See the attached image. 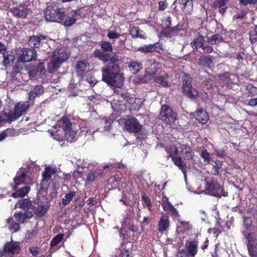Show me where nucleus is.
<instances>
[{
    "label": "nucleus",
    "mask_w": 257,
    "mask_h": 257,
    "mask_svg": "<svg viewBox=\"0 0 257 257\" xmlns=\"http://www.w3.org/2000/svg\"><path fill=\"white\" fill-rule=\"evenodd\" d=\"M50 134L54 139L58 141L66 140L72 142L77 132L72 129L69 119L63 117L61 120L57 121L56 125L53 126Z\"/></svg>",
    "instance_id": "obj_1"
},
{
    "label": "nucleus",
    "mask_w": 257,
    "mask_h": 257,
    "mask_svg": "<svg viewBox=\"0 0 257 257\" xmlns=\"http://www.w3.org/2000/svg\"><path fill=\"white\" fill-rule=\"evenodd\" d=\"M119 67L116 64L102 69V80L110 85L120 87L123 84V77L119 73Z\"/></svg>",
    "instance_id": "obj_2"
},
{
    "label": "nucleus",
    "mask_w": 257,
    "mask_h": 257,
    "mask_svg": "<svg viewBox=\"0 0 257 257\" xmlns=\"http://www.w3.org/2000/svg\"><path fill=\"white\" fill-rule=\"evenodd\" d=\"M68 58V54L63 47H58L53 52L48 64V71L50 73L56 71L60 65Z\"/></svg>",
    "instance_id": "obj_3"
},
{
    "label": "nucleus",
    "mask_w": 257,
    "mask_h": 257,
    "mask_svg": "<svg viewBox=\"0 0 257 257\" xmlns=\"http://www.w3.org/2000/svg\"><path fill=\"white\" fill-rule=\"evenodd\" d=\"M63 10L58 8L55 5L48 6L45 12V18L47 22H54L58 23L62 21L61 17L63 16Z\"/></svg>",
    "instance_id": "obj_4"
},
{
    "label": "nucleus",
    "mask_w": 257,
    "mask_h": 257,
    "mask_svg": "<svg viewBox=\"0 0 257 257\" xmlns=\"http://www.w3.org/2000/svg\"><path fill=\"white\" fill-rule=\"evenodd\" d=\"M202 192L205 194L210 195L217 197H221V196L226 197L228 194L225 192L222 187L217 183L207 182L205 186V189Z\"/></svg>",
    "instance_id": "obj_5"
},
{
    "label": "nucleus",
    "mask_w": 257,
    "mask_h": 257,
    "mask_svg": "<svg viewBox=\"0 0 257 257\" xmlns=\"http://www.w3.org/2000/svg\"><path fill=\"white\" fill-rule=\"evenodd\" d=\"M28 169H20L17 172L16 177L14 178V185L12 187L14 190L18 189V186L23 184H30L32 180L29 176Z\"/></svg>",
    "instance_id": "obj_6"
},
{
    "label": "nucleus",
    "mask_w": 257,
    "mask_h": 257,
    "mask_svg": "<svg viewBox=\"0 0 257 257\" xmlns=\"http://www.w3.org/2000/svg\"><path fill=\"white\" fill-rule=\"evenodd\" d=\"M182 89L183 92L191 98H196L198 94V92L192 87V78L189 76L184 74L182 78Z\"/></svg>",
    "instance_id": "obj_7"
},
{
    "label": "nucleus",
    "mask_w": 257,
    "mask_h": 257,
    "mask_svg": "<svg viewBox=\"0 0 257 257\" xmlns=\"http://www.w3.org/2000/svg\"><path fill=\"white\" fill-rule=\"evenodd\" d=\"M21 250L19 243L16 241L8 242L0 251V256L12 257L14 254L18 253Z\"/></svg>",
    "instance_id": "obj_8"
},
{
    "label": "nucleus",
    "mask_w": 257,
    "mask_h": 257,
    "mask_svg": "<svg viewBox=\"0 0 257 257\" xmlns=\"http://www.w3.org/2000/svg\"><path fill=\"white\" fill-rule=\"evenodd\" d=\"M160 115L162 119L169 124L173 123L176 119V114L166 105H162Z\"/></svg>",
    "instance_id": "obj_9"
},
{
    "label": "nucleus",
    "mask_w": 257,
    "mask_h": 257,
    "mask_svg": "<svg viewBox=\"0 0 257 257\" xmlns=\"http://www.w3.org/2000/svg\"><path fill=\"white\" fill-rule=\"evenodd\" d=\"M158 68V64L155 62H153L151 64V67L146 69V74L144 76V77L139 76L135 79L134 81L136 83H147L155 74Z\"/></svg>",
    "instance_id": "obj_10"
},
{
    "label": "nucleus",
    "mask_w": 257,
    "mask_h": 257,
    "mask_svg": "<svg viewBox=\"0 0 257 257\" xmlns=\"http://www.w3.org/2000/svg\"><path fill=\"white\" fill-rule=\"evenodd\" d=\"M248 252L251 257H257V235L251 232L247 236Z\"/></svg>",
    "instance_id": "obj_11"
},
{
    "label": "nucleus",
    "mask_w": 257,
    "mask_h": 257,
    "mask_svg": "<svg viewBox=\"0 0 257 257\" xmlns=\"http://www.w3.org/2000/svg\"><path fill=\"white\" fill-rule=\"evenodd\" d=\"M36 56V51L34 49H23L21 50L18 60L22 62H29L35 59Z\"/></svg>",
    "instance_id": "obj_12"
},
{
    "label": "nucleus",
    "mask_w": 257,
    "mask_h": 257,
    "mask_svg": "<svg viewBox=\"0 0 257 257\" xmlns=\"http://www.w3.org/2000/svg\"><path fill=\"white\" fill-rule=\"evenodd\" d=\"M135 213L133 209L129 210L128 212L123 218L121 223L123 228H128L130 230L135 232L137 231V227L133 224V219Z\"/></svg>",
    "instance_id": "obj_13"
},
{
    "label": "nucleus",
    "mask_w": 257,
    "mask_h": 257,
    "mask_svg": "<svg viewBox=\"0 0 257 257\" xmlns=\"http://www.w3.org/2000/svg\"><path fill=\"white\" fill-rule=\"evenodd\" d=\"M205 37L202 36H199L195 39L193 42H191V45L193 49H197L201 48L203 52L210 53L212 51L213 49L211 46L204 44L205 42Z\"/></svg>",
    "instance_id": "obj_14"
},
{
    "label": "nucleus",
    "mask_w": 257,
    "mask_h": 257,
    "mask_svg": "<svg viewBox=\"0 0 257 257\" xmlns=\"http://www.w3.org/2000/svg\"><path fill=\"white\" fill-rule=\"evenodd\" d=\"M143 100L140 98L131 97L127 98L125 102L126 107L131 110H138L143 104Z\"/></svg>",
    "instance_id": "obj_15"
},
{
    "label": "nucleus",
    "mask_w": 257,
    "mask_h": 257,
    "mask_svg": "<svg viewBox=\"0 0 257 257\" xmlns=\"http://www.w3.org/2000/svg\"><path fill=\"white\" fill-rule=\"evenodd\" d=\"M78 15H79V10L73 12L72 17L66 16L63 11V16L61 17L62 21L58 23L63 24L65 27H70L75 23L76 17Z\"/></svg>",
    "instance_id": "obj_16"
},
{
    "label": "nucleus",
    "mask_w": 257,
    "mask_h": 257,
    "mask_svg": "<svg viewBox=\"0 0 257 257\" xmlns=\"http://www.w3.org/2000/svg\"><path fill=\"white\" fill-rule=\"evenodd\" d=\"M125 128L130 132L137 133L141 130V126L135 118L128 119L125 123Z\"/></svg>",
    "instance_id": "obj_17"
},
{
    "label": "nucleus",
    "mask_w": 257,
    "mask_h": 257,
    "mask_svg": "<svg viewBox=\"0 0 257 257\" xmlns=\"http://www.w3.org/2000/svg\"><path fill=\"white\" fill-rule=\"evenodd\" d=\"M120 201L123 202V204L126 206L132 205L133 204L134 205L135 204L137 206H139V202L137 198H135L134 194L132 192H129L127 194H123L121 199L120 200Z\"/></svg>",
    "instance_id": "obj_18"
},
{
    "label": "nucleus",
    "mask_w": 257,
    "mask_h": 257,
    "mask_svg": "<svg viewBox=\"0 0 257 257\" xmlns=\"http://www.w3.org/2000/svg\"><path fill=\"white\" fill-rule=\"evenodd\" d=\"M170 226L169 216L164 214L161 216L158 222V230L159 232L163 233L167 230Z\"/></svg>",
    "instance_id": "obj_19"
},
{
    "label": "nucleus",
    "mask_w": 257,
    "mask_h": 257,
    "mask_svg": "<svg viewBox=\"0 0 257 257\" xmlns=\"http://www.w3.org/2000/svg\"><path fill=\"white\" fill-rule=\"evenodd\" d=\"M47 37L44 36H34L31 37L28 41L29 45L32 48H38L41 44L45 43Z\"/></svg>",
    "instance_id": "obj_20"
},
{
    "label": "nucleus",
    "mask_w": 257,
    "mask_h": 257,
    "mask_svg": "<svg viewBox=\"0 0 257 257\" xmlns=\"http://www.w3.org/2000/svg\"><path fill=\"white\" fill-rule=\"evenodd\" d=\"M162 206L165 211L170 212L172 215L175 216H179L178 211L168 201V199L167 197L164 198L162 199Z\"/></svg>",
    "instance_id": "obj_21"
},
{
    "label": "nucleus",
    "mask_w": 257,
    "mask_h": 257,
    "mask_svg": "<svg viewBox=\"0 0 257 257\" xmlns=\"http://www.w3.org/2000/svg\"><path fill=\"white\" fill-rule=\"evenodd\" d=\"M194 117L202 124H205L209 119V116L206 111L202 108H198L195 112Z\"/></svg>",
    "instance_id": "obj_22"
},
{
    "label": "nucleus",
    "mask_w": 257,
    "mask_h": 257,
    "mask_svg": "<svg viewBox=\"0 0 257 257\" xmlns=\"http://www.w3.org/2000/svg\"><path fill=\"white\" fill-rule=\"evenodd\" d=\"M28 105L23 102L18 103L15 107V111L13 113L17 119L19 117L22 116L28 109Z\"/></svg>",
    "instance_id": "obj_23"
},
{
    "label": "nucleus",
    "mask_w": 257,
    "mask_h": 257,
    "mask_svg": "<svg viewBox=\"0 0 257 257\" xmlns=\"http://www.w3.org/2000/svg\"><path fill=\"white\" fill-rule=\"evenodd\" d=\"M180 7L185 14H190L193 10L192 0H178Z\"/></svg>",
    "instance_id": "obj_24"
},
{
    "label": "nucleus",
    "mask_w": 257,
    "mask_h": 257,
    "mask_svg": "<svg viewBox=\"0 0 257 257\" xmlns=\"http://www.w3.org/2000/svg\"><path fill=\"white\" fill-rule=\"evenodd\" d=\"M185 247L188 252L193 256H195L198 250V241L196 240L188 241L185 243Z\"/></svg>",
    "instance_id": "obj_25"
},
{
    "label": "nucleus",
    "mask_w": 257,
    "mask_h": 257,
    "mask_svg": "<svg viewBox=\"0 0 257 257\" xmlns=\"http://www.w3.org/2000/svg\"><path fill=\"white\" fill-rule=\"evenodd\" d=\"M181 154L184 156L185 159H192L194 156V152L191 148L187 145H181L180 146Z\"/></svg>",
    "instance_id": "obj_26"
},
{
    "label": "nucleus",
    "mask_w": 257,
    "mask_h": 257,
    "mask_svg": "<svg viewBox=\"0 0 257 257\" xmlns=\"http://www.w3.org/2000/svg\"><path fill=\"white\" fill-rule=\"evenodd\" d=\"M88 66L89 64L85 61H78L75 66L77 73L81 76L87 71Z\"/></svg>",
    "instance_id": "obj_27"
},
{
    "label": "nucleus",
    "mask_w": 257,
    "mask_h": 257,
    "mask_svg": "<svg viewBox=\"0 0 257 257\" xmlns=\"http://www.w3.org/2000/svg\"><path fill=\"white\" fill-rule=\"evenodd\" d=\"M29 11L28 9L24 7L14 8L11 11L15 16L22 18H26Z\"/></svg>",
    "instance_id": "obj_28"
},
{
    "label": "nucleus",
    "mask_w": 257,
    "mask_h": 257,
    "mask_svg": "<svg viewBox=\"0 0 257 257\" xmlns=\"http://www.w3.org/2000/svg\"><path fill=\"white\" fill-rule=\"evenodd\" d=\"M33 216V214L31 212H25L24 213H16L14 217L16 220L20 223H24L26 220L31 218Z\"/></svg>",
    "instance_id": "obj_29"
},
{
    "label": "nucleus",
    "mask_w": 257,
    "mask_h": 257,
    "mask_svg": "<svg viewBox=\"0 0 257 257\" xmlns=\"http://www.w3.org/2000/svg\"><path fill=\"white\" fill-rule=\"evenodd\" d=\"M56 172L57 169L56 167L46 166L43 175V181H49L51 178V175L56 174Z\"/></svg>",
    "instance_id": "obj_30"
},
{
    "label": "nucleus",
    "mask_w": 257,
    "mask_h": 257,
    "mask_svg": "<svg viewBox=\"0 0 257 257\" xmlns=\"http://www.w3.org/2000/svg\"><path fill=\"white\" fill-rule=\"evenodd\" d=\"M101 127L97 128V131L103 132L108 131L110 128L111 120L110 119L103 118L99 121Z\"/></svg>",
    "instance_id": "obj_31"
},
{
    "label": "nucleus",
    "mask_w": 257,
    "mask_h": 257,
    "mask_svg": "<svg viewBox=\"0 0 257 257\" xmlns=\"http://www.w3.org/2000/svg\"><path fill=\"white\" fill-rule=\"evenodd\" d=\"M44 92V88L41 85L36 86L33 90L29 93V98L33 100L36 97L42 94Z\"/></svg>",
    "instance_id": "obj_32"
},
{
    "label": "nucleus",
    "mask_w": 257,
    "mask_h": 257,
    "mask_svg": "<svg viewBox=\"0 0 257 257\" xmlns=\"http://www.w3.org/2000/svg\"><path fill=\"white\" fill-rule=\"evenodd\" d=\"M8 228L12 232H16L20 229V225L18 223L14 222L12 217H9L7 219Z\"/></svg>",
    "instance_id": "obj_33"
},
{
    "label": "nucleus",
    "mask_w": 257,
    "mask_h": 257,
    "mask_svg": "<svg viewBox=\"0 0 257 257\" xmlns=\"http://www.w3.org/2000/svg\"><path fill=\"white\" fill-rule=\"evenodd\" d=\"M30 190V188L28 186L23 187L13 193L12 196L16 198L24 197L29 192Z\"/></svg>",
    "instance_id": "obj_34"
},
{
    "label": "nucleus",
    "mask_w": 257,
    "mask_h": 257,
    "mask_svg": "<svg viewBox=\"0 0 257 257\" xmlns=\"http://www.w3.org/2000/svg\"><path fill=\"white\" fill-rule=\"evenodd\" d=\"M16 117H15L13 112H11L9 114L6 113H0V123L11 122L16 120Z\"/></svg>",
    "instance_id": "obj_35"
},
{
    "label": "nucleus",
    "mask_w": 257,
    "mask_h": 257,
    "mask_svg": "<svg viewBox=\"0 0 257 257\" xmlns=\"http://www.w3.org/2000/svg\"><path fill=\"white\" fill-rule=\"evenodd\" d=\"M4 60L3 61V65L7 66L12 63L15 58L14 54L9 51H6L3 54Z\"/></svg>",
    "instance_id": "obj_36"
},
{
    "label": "nucleus",
    "mask_w": 257,
    "mask_h": 257,
    "mask_svg": "<svg viewBox=\"0 0 257 257\" xmlns=\"http://www.w3.org/2000/svg\"><path fill=\"white\" fill-rule=\"evenodd\" d=\"M208 41L211 45H218L223 42V38L221 35L217 34L208 38Z\"/></svg>",
    "instance_id": "obj_37"
},
{
    "label": "nucleus",
    "mask_w": 257,
    "mask_h": 257,
    "mask_svg": "<svg viewBox=\"0 0 257 257\" xmlns=\"http://www.w3.org/2000/svg\"><path fill=\"white\" fill-rule=\"evenodd\" d=\"M94 55L96 57L103 62H108L109 58V54L104 53L100 50H96L95 51Z\"/></svg>",
    "instance_id": "obj_38"
},
{
    "label": "nucleus",
    "mask_w": 257,
    "mask_h": 257,
    "mask_svg": "<svg viewBox=\"0 0 257 257\" xmlns=\"http://www.w3.org/2000/svg\"><path fill=\"white\" fill-rule=\"evenodd\" d=\"M172 159L175 165L178 166L179 168L182 170L184 174L185 180L186 179V173L184 170V165L182 163V160L180 157H175L172 158Z\"/></svg>",
    "instance_id": "obj_39"
},
{
    "label": "nucleus",
    "mask_w": 257,
    "mask_h": 257,
    "mask_svg": "<svg viewBox=\"0 0 257 257\" xmlns=\"http://www.w3.org/2000/svg\"><path fill=\"white\" fill-rule=\"evenodd\" d=\"M130 35L133 37L145 38V36L143 34V32L140 31L138 27H133L130 31Z\"/></svg>",
    "instance_id": "obj_40"
},
{
    "label": "nucleus",
    "mask_w": 257,
    "mask_h": 257,
    "mask_svg": "<svg viewBox=\"0 0 257 257\" xmlns=\"http://www.w3.org/2000/svg\"><path fill=\"white\" fill-rule=\"evenodd\" d=\"M32 205L31 202L27 199L19 200L15 205V208L20 207L23 209L28 208Z\"/></svg>",
    "instance_id": "obj_41"
},
{
    "label": "nucleus",
    "mask_w": 257,
    "mask_h": 257,
    "mask_svg": "<svg viewBox=\"0 0 257 257\" xmlns=\"http://www.w3.org/2000/svg\"><path fill=\"white\" fill-rule=\"evenodd\" d=\"M219 80L221 82L227 87H230L232 83V81L229 77V74L228 73L224 74L219 76Z\"/></svg>",
    "instance_id": "obj_42"
},
{
    "label": "nucleus",
    "mask_w": 257,
    "mask_h": 257,
    "mask_svg": "<svg viewBox=\"0 0 257 257\" xmlns=\"http://www.w3.org/2000/svg\"><path fill=\"white\" fill-rule=\"evenodd\" d=\"M165 149L171 158L178 156V149L174 145H170Z\"/></svg>",
    "instance_id": "obj_43"
},
{
    "label": "nucleus",
    "mask_w": 257,
    "mask_h": 257,
    "mask_svg": "<svg viewBox=\"0 0 257 257\" xmlns=\"http://www.w3.org/2000/svg\"><path fill=\"white\" fill-rule=\"evenodd\" d=\"M169 77L168 74H165L164 76H160L155 79V81L161 85L163 86L166 87L169 85L168 82L166 81V79Z\"/></svg>",
    "instance_id": "obj_44"
},
{
    "label": "nucleus",
    "mask_w": 257,
    "mask_h": 257,
    "mask_svg": "<svg viewBox=\"0 0 257 257\" xmlns=\"http://www.w3.org/2000/svg\"><path fill=\"white\" fill-rule=\"evenodd\" d=\"M75 195V193L73 191H70L68 194H66L62 199V204L64 205H67L72 200Z\"/></svg>",
    "instance_id": "obj_45"
},
{
    "label": "nucleus",
    "mask_w": 257,
    "mask_h": 257,
    "mask_svg": "<svg viewBox=\"0 0 257 257\" xmlns=\"http://www.w3.org/2000/svg\"><path fill=\"white\" fill-rule=\"evenodd\" d=\"M47 208L45 205H38L34 209L35 214L39 216H42L47 212Z\"/></svg>",
    "instance_id": "obj_46"
},
{
    "label": "nucleus",
    "mask_w": 257,
    "mask_h": 257,
    "mask_svg": "<svg viewBox=\"0 0 257 257\" xmlns=\"http://www.w3.org/2000/svg\"><path fill=\"white\" fill-rule=\"evenodd\" d=\"M130 70L133 73H136L139 71V70L142 68V66L140 63L133 62L130 64Z\"/></svg>",
    "instance_id": "obj_47"
},
{
    "label": "nucleus",
    "mask_w": 257,
    "mask_h": 257,
    "mask_svg": "<svg viewBox=\"0 0 257 257\" xmlns=\"http://www.w3.org/2000/svg\"><path fill=\"white\" fill-rule=\"evenodd\" d=\"M199 60L200 64L204 66H209L212 63V59L208 56H201Z\"/></svg>",
    "instance_id": "obj_48"
},
{
    "label": "nucleus",
    "mask_w": 257,
    "mask_h": 257,
    "mask_svg": "<svg viewBox=\"0 0 257 257\" xmlns=\"http://www.w3.org/2000/svg\"><path fill=\"white\" fill-rule=\"evenodd\" d=\"M14 133V131L12 129H7L0 133V142L4 140L6 137L10 136H13Z\"/></svg>",
    "instance_id": "obj_49"
},
{
    "label": "nucleus",
    "mask_w": 257,
    "mask_h": 257,
    "mask_svg": "<svg viewBox=\"0 0 257 257\" xmlns=\"http://www.w3.org/2000/svg\"><path fill=\"white\" fill-rule=\"evenodd\" d=\"M100 175V173L97 172H92L88 174L86 177V182L88 183L94 181L96 178Z\"/></svg>",
    "instance_id": "obj_50"
},
{
    "label": "nucleus",
    "mask_w": 257,
    "mask_h": 257,
    "mask_svg": "<svg viewBox=\"0 0 257 257\" xmlns=\"http://www.w3.org/2000/svg\"><path fill=\"white\" fill-rule=\"evenodd\" d=\"M81 125V130L82 132L89 133L90 134L94 133V131H92L90 125L86 122H83Z\"/></svg>",
    "instance_id": "obj_51"
},
{
    "label": "nucleus",
    "mask_w": 257,
    "mask_h": 257,
    "mask_svg": "<svg viewBox=\"0 0 257 257\" xmlns=\"http://www.w3.org/2000/svg\"><path fill=\"white\" fill-rule=\"evenodd\" d=\"M63 234H59L57 235L51 241V245L52 246H55L59 244L63 238Z\"/></svg>",
    "instance_id": "obj_52"
},
{
    "label": "nucleus",
    "mask_w": 257,
    "mask_h": 257,
    "mask_svg": "<svg viewBox=\"0 0 257 257\" xmlns=\"http://www.w3.org/2000/svg\"><path fill=\"white\" fill-rule=\"evenodd\" d=\"M101 48L104 51L111 52L113 50L112 45L108 42H103L101 43Z\"/></svg>",
    "instance_id": "obj_53"
},
{
    "label": "nucleus",
    "mask_w": 257,
    "mask_h": 257,
    "mask_svg": "<svg viewBox=\"0 0 257 257\" xmlns=\"http://www.w3.org/2000/svg\"><path fill=\"white\" fill-rule=\"evenodd\" d=\"M201 157L204 159L205 162L209 163L210 161V154L206 150H204L201 154Z\"/></svg>",
    "instance_id": "obj_54"
},
{
    "label": "nucleus",
    "mask_w": 257,
    "mask_h": 257,
    "mask_svg": "<svg viewBox=\"0 0 257 257\" xmlns=\"http://www.w3.org/2000/svg\"><path fill=\"white\" fill-rule=\"evenodd\" d=\"M107 36L110 39H115L118 38L120 35L114 31H109L107 34Z\"/></svg>",
    "instance_id": "obj_55"
},
{
    "label": "nucleus",
    "mask_w": 257,
    "mask_h": 257,
    "mask_svg": "<svg viewBox=\"0 0 257 257\" xmlns=\"http://www.w3.org/2000/svg\"><path fill=\"white\" fill-rule=\"evenodd\" d=\"M246 15V13L244 11H241L236 13L234 15L233 19V20L242 19Z\"/></svg>",
    "instance_id": "obj_56"
},
{
    "label": "nucleus",
    "mask_w": 257,
    "mask_h": 257,
    "mask_svg": "<svg viewBox=\"0 0 257 257\" xmlns=\"http://www.w3.org/2000/svg\"><path fill=\"white\" fill-rule=\"evenodd\" d=\"M257 0H239V3L241 5L246 6L248 4L254 5L256 4Z\"/></svg>",
    "instance_id": "obj_57"
},
{
    "label": "nucleus",
    "mask_w": 257,
    "mask_h": 257,
    "mask_svg": "<svg viewBox=\"0 0 257 257\" xmlns=\"http://www.w3.org/2000/svg\"><path fill=\"white\" fill-rule=\"evenodd\" d=\"M163 27L165 29H170V26L171 25V18L170 17L167 18L166 19H165L163 21Z\"/></svg>",
    "instance_id": "obj_58"
},
{
    "label": "nucleus",
    "mask_w": 257,
    "mask_h": 257,
    "mask_svg": "<svg viewBox=\"0 0 257 257\" xmlns=\"http://www.w3.org/2000/svg\"><path fill=\"white\" fill-rule=\"evenodd\" d=\"M142 199H143V201L145 203V204L148 207L149 210H150V209H151V202H150V200L145 194H143V195L142 196Z\"/></svg>",
    "instance_id": "obj_59"
},
{
    "label": "nucleus",
    "mask_w": 257,
    "mask_h": 257,
    "mask_svg": "<svg viewBox=\"0 0 257 257\" xmlns=\"http://www.w3.org/2000/svg\"><path fill=\"white\" fill-rule=\"evenodd\" d=\"M177 257H188V252L183 249H179L177 254Z\"/></svg>",
    "instance_id": "obj_60"
},
{
    "label": "nucleus",
    "mask_w": 257,
    "mask_h": 257,
    "mask_svg": "<svg viewBox=\"0 0 257 257\" xmlns=\"http://www.w3.org/2000/svg\"><path fill=\"white\" fill-rule=\"evenodd\" d=\"M168 7V4L165 1H160L159 3V10L164 11Z\"/></svg>",
    "instance_id": "obj_61"
},
{
    "label": "nucleus",
    "mask_w": 257,
    "mask_h": 257,
    "mask_svg": "<svg viewBox=\"0 0 257 257\" xmlns=\"http://www.w3.org/2000/svg\"><path fill=\"white\" fill-rule=\"evenodd\" d=\"M243 224L246 229L249 228L251 224V222L249 218L246 217H243Z\"/></svg>",
    "instance_id": "obj_62"
},
{
    "label": "nucleus",
    "mask_w": 257,
    "mask_h": 257,
    "mask_svg": "<svg viewBox=\"0 0 257 257\" xmlns=\"http://www.w3.org/2000/svg\"><path fill=\"white\" fill-rule=\"evenodd\" d=\"M80 165L82 168H89L90 165L94 166V164H91L90 161L87 159L83 160Z\"/></svg>",
    "instance_id": "obj_63"
},
{
    "label": "nucleus",
    "mask_w": 257,
    "mask_h": 257,
    "mask_svg": "<svg viewBox=\"0 0 257 257\" xmlns=\"http://www.w3.org/2000/svg\"><path fill=\"white\" fill-rule=\"evenodd\" d=\"M246 89L251 94H255L257 92V88L251 84L248 85L246 86Z\"/></svg>",
    "instance_id": "obj_64"
}]
</instances>
